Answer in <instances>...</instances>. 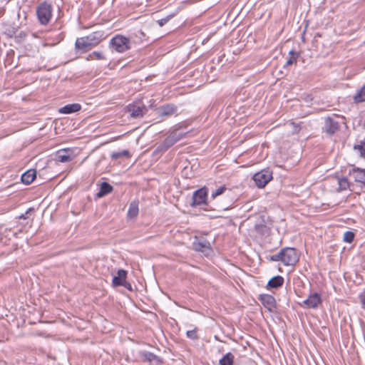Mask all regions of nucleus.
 <instances>
[{"label":"nucleus","mask_w":365,"mask_h":365,"mask_svg":"<svg viewBox=\"0 0 365 365\" xmlns=\"http://www.w3.org/2000/svg\"><path fill=\"white\" fill-rule=\"evenodd\" d=\"M255 230L261 236H264L268 234L269 227L264 224H256L255 225Z\"/></svg>","instance_id":"26"},{"label":"nucleus","mask_w":365,"mask_h":365,"mask_svg":"<svg viewBox=\"0 0 365 365\" xmlns=\"http://www.w3.org/2000/svg\"><path fill=\"white\" fill-rule=\"evenodd\" d=\"M289 58L287 59L285 66H290L292 63L297 62V59L299 57V53L293 50L289 52Z\"/></svg>","instance_id":"30"},{"label":"nucleus","mask_w":365,"mask_h":365,"mask_svg":"<svg viewBox=\"0 0 365 365\" xmlns=\"http://www.w3.org/2000/svg\"><path fill=\"white\" fill-rule=\"evenodd\" d=\"M34 212V208L33 207H29L24 213L21 214L20 216H19V219H24V220H26L28 218V215L31 212Z\"/></svg>","instance_id":"37"},{"label":"nucleus","mask_w":365,"mask_h":365,"mask_svg":"<svg viewBox=\"0 0 365 365\" xmlns=\"http://www.w3.org/2000/svg\"><path fill=\"white\" fill-rule=\"evenodd\" d=\"M252 179L258 188H263L272 179V173L268 169H263L256 173Z\"/></svg>","instance_id":"5"},{"label":"nucleus","mask_w":365,"mask_h":365,"mask_svg":"<svg viewBox=\"0 0 365 365\" xmlns=\"http://www.w3.org/2000/svg\"><path fill=\"white\" fill-rule=\"evenodd\" d=\"M128 111L133 118L143 117L146 111V107L142 102H135L127 106Z\"/></svg>","instance_id":"6"},{"label":"nucleus","mask_w":365,"mask_h":365,"mask_svg":"<svg viewBox=\"0 0 365 365\" xmlns=\"http://www.w3.org/2000/svg\"><path fill=\"white\" fill-rule=\"evenodd\" d=\"M130 153L127 150H124L120 152H113L111 153L110 157L113 160H117L120 158H129L130 157Z\"/></svg>","instance_id":"28"},{"label":"nucleus","mask_w":365,"mask_h":365,"mask_svg":"<svg viewBox=\"0 0 365 365\" xmlns=\"http://www.w3.org/2000/svg\"><path fill=\"white\" fill-rule=\"evenodd\" d=\"M354 101L356 103H361L365 101V84L359 90L358 93L354 98Z\"/></svg>","instance_id":"29"},{"label":"nucleus","mask_w":365,"mask_h":365,"mask_svg":"<svg viewBox=\"0 0 365 365\" xmlns=\"http://www.w3.org/2000/svg\"><path fill=\"white\" fill-rule=\"evenodd\" d=\"M225 186H221L220 187H218L217 189H216L215 191L212 192V193L211 194V197L212 198H215L217 196L222 194L224 192V191L225 190Z\"/></svg>","instance_id":"35"},{"label":"nucleus","mask_w":365,"mask_h":365,"mask_svg":"<svg viewBox=\"0 0 365 365\" xmlns=\"http://www.w3.org/2000/svg\"><path fill=\"white\" fill-rule=\"evenodd\" d=\"M93 59L103 60L106 58L101 51H93L88 55L86 60L91 61Z\"/></svg>","instance_id":"27"},{"label":"nucleus","mask_w":365,"mask_h":365,"mask_svg":"<svg viewBox=\"0 0 365 365\" xmlns=\"http://www.w3.org/2000/svg\"><path fill=\"white\" fill-rule=\"evenodd\" d=\"M282 263L284 266H293L299 259L297 250L294 247H284L282 249Z\"/></svg>","instance_id":"4"},{"label":"nucleus","mask_w":365,"mask_h":365,"mask_svg":"<svg viewBox=\"0 0 365 365\" xmlns=\"http://www.w3.org/2000/svg\"><path fill=\"white\" fill-rule=\"evenodd\" d=\"M177 112V106L173 104H166L158 109V115L160 117H168Z\"/></svg>","instance_id":"14"},{"label":"nucleus","mask_w":365,"mask_h":365,"mask_svg":"<svg viewBox=\"0 0 365 365\" xmlns=\"http://www.w3.org/2000/svg\"><path fill=\"white\" fill-rule=\"evenodd\" d=\"M192 246L195 250L201 252L205 255H208L212 251L210 244L207 240H199L196 239L193 242Z\"/></svg>","instance_id":"10"},{"label":"nucleus","mask_w":365,"mask_h":365,"mask_svg":"<svg viewBox=\"0 0 365 365\" xmlns=\"http://www.w3.org/2000/svg\"><path fill=\"white\" fill-rule=\"evenodd\" d=\"M139 356L143 362H148L150 365H161L163 364L162 359L150 351H140Z\"/></svg>","instance_id":"7"},{"label":"nucleus","mask_w":365,"mask_h":365,"mask_svg":"<svg viewBox=\"0 0 365 365\" xmlns=\"http://www.w3.org/2000/svg\"><path fill=\"white\" fill-rule=\"evenodd\" d=\"M173 16H174V15H173V14H170V15H168V16H165V18H162V19H158V20L157 21V23H158V24L160 27H162V26H163L165 24H166L170 21V19H171Z\"/></svg>","instance_id":"32"},{"label":"nucleus","mask_w":365,"mask_h":365,"mask_svg":"<svg viewBox=\"0 0 365 365\" xmlns=\"http://www.w3.org/2000/svg\"><path fill=\"white\" fill-rule=\"evenodd\" d=\"M339 123L335 118L327 117L324 119V130L329 134H334L339 129Z\"/></svg>","instance_id":"12"},{"label":"nucleus","mask_w":365,"mask_h":365,"mask_svg":"<svg viewBox=\"0 0 365 365\" xmlns=\"http://www.w3.org/2000/svg\"><path fill=\"white\" fill-rule=\"evenodd\" d=\"M138 201H132L130 205L127 212V217L129 219H134L137 217L139 212Z\"/></svg>","instance_id":"21"},{"label":"nucleus","mask_w":365,"mask_h":365,"mask_svg":"<svg viewBox=\"0 0 365 365\" xmlns=\"http://www.w3.org/2000/svg\"><path fill=\"white\" fill-rule=\"evenodd\" d=\"M338 187L336 188L337 192H341L347 190L349 188L350 184L348 179L345 177H336Z\"/></svg>","instance_id":"23"},{"label":"nucleus","mask_w":365,"mask_h":365,"mask_svg":"<svg viewBox=\"0 0 365 365\" xmlns=\"http://www.w3.org/2000/svg\"><path fill=\"white\" fill-rule=\"evenodd\" d=\"M81 109V104L75 103L65 105L58 109V112L62 114H71L79 111Z\"/></svg>","instance_id":"16"},{"label":"nucleus","mask_w":365,"mask_h":365,"mask_svg":"<svg viewBox=\"0 0 365 365\" xmlns=\"http://www.w3.org/2000/svg\"><path fill=\"white\" fill-rule=\"evenodd\" d=\"M123 287H125L127 289L130 290V291H132L133 289H132V286L130 284V283L128 282H125V283L123 284H122Z\"/></svg>","instance_id":"38"},{"label":"nucleus","mask_w":365,"mask_h":365,"mask_svg":"<svg viewBox=\"0 0 365 365\" xmlns=\"http://www.w3.org/2000/svg\"><path fill=\"white\" fill-rule=\"evenodd\" d=\"M109 48L118 53H124L131 48L130 39L123 35L116 34L110 40Z\"/></svg>","instance_id":"2"},{"label":"nucleus","mask_w":365,"mask_h":365,"mask_svg":"<svg viewBox=\"0 0 365 365\" xmlns=\"http://www.w3.org/2000/svg\"><path fill=\"white\" fill-rule=\"evenodd\" d=\"M188 133L187 131L182 130L181 127H178L173 130L169 135L165 138V140L159 144L156 149V153H164L168 150L174 144L178 142L180 140L186 136Z\"/></svg>","instance_id":"1"},{"label":"nucleus","mask_w":365,"mask_h":365,"mask_svg":"<svg viewBox=\"0 0 365 365\" xmlns=\"http://www.w3.org/2000/svg\"><path fill=\"white\" fill-rule=\"evenodd\" d=\"M207 189L202 187L193 192L192 202L191 206L195 207L197 205H205L207 201Z\"/></svg>","instance_id":"8"},{"label":"nucleus","mask_w":365,"mask_h":365,"mask_svg":"<svg viewBox=\"0 0 365 365\" xmlns=\"http://www.w3.org/2000/svg\"><path fill=\"white\" fill-rule=\"evenodd\" d=\"M352 177L356 182L365 185V170L363 169H353Z\"/></svg>","instance_id":"24"},{"label":"nucleus","mask_w":365,"mask_h":365,"mask_svg":"<svg viewBox=\"0 0 365 365\" xmlns=\"http://www.w3.org/2000/svg\"><path fill=\"white\" fill-rule=\"evenodd\" d=\"M258 299L262 305L269 311H272L276 307V300L274 297L270 294H262L259 296Z\"/></svg>","instance_id":"11"},{"label":"nucleus","mask_w":365,"mask_h":365,"mask_svg":"<svg viewBox=\"0 0 365 365\" xmlns=\"http://www.w3.org/2000/svg\"><path fill=\"white\" fill-rule=\"evenodd\" d=\"M127 272L124 269H119L118 271V275L113 278V285L114 287L122 286L126 281Z\"/></svg>","instance_id":"19"},{"label":"nucleus","mask_w":365,"mask_h":365,"mask_svg":"<svg viewBox=\"0 0 365 365\" xmlns=\"http://www.w3.org/2000/svg\"><path fill=\"white\" fill-rule=\"evenodd\" d=\"M36 171L34 169H30L21 175V182L25 185H29L35 179Z\"/></svg>","instance_id":"20"},{"label":"nucleus","mask_w":365,"mask_h":365,"mask_svg":"<svg viewBox=\"0 0 365 365\" xmlns=\"http://www.w3.org/2000/svg\"><path fill=\"white\" fill-rule=\"evenodd\" d=\"M359 299L361 308L365 310V289H364L359 294Z\"/></svg>","instance_id":"36"},{"label":"nucleus","mask_w":365,"mask_h":365,"mask_svg":"<svg viewBox=\"0 0 365 365\" xmlns=\"http://www.w3.org/2000/svg\"><path fill=\"white\" fill-rule=\"evenodd\" d=\"M56 159L61 163H68L73 159V155L70 149H62L57 151Z\"/></svg>","instance_id":"13"},{"label":"nucleus","mask_w":365,"mask_h":365,"mask_svg":"<svg viewBox=\"0 0 365 365\" xmlns=\"http://www.w3.org/2000/svg\"><path fill=\"white\" fill-rule=\"evenodd\" d=\"M322 302L319 293L310 294L307 299L303 301V304L308 309H317Z\"/></svg>","instance_id":"9"},{"label":"nucleus","mask_w":365,"mask_h":365,"mask_svg":"<svg viewBox=\"0 0 365 365\" xmlns=\"http://www.w3.org/2000/svg\"><path fill=\"white\" fill-rule=\"evenodd\" d=\"M282 249L280 250V251L279 252H277V254L275 255H273L272 256H270L269 257V260L270 261H272V262H278V261H281L282 262Z\"/></svg>","instance_id":"34"},{"label":"nucleus","mask_w":365,"mask_h":365,"mask_svg":"<svg viewBox=\"0 0 365 365\" xmlns=\"http://www.w3.org/2000/svg\"><path fill=\"white\" fill-rule=\"evenodd\" d=\"M235 356L234 355L228 352L226 354H225L222 359L219 361L220 365H233L234 363Z\"/></svg>","instance_id":"25"},{"label":"nucleus","mask_w":365,"mask_h":365,"mask_svg":"<svg viewBox=\"0 0 365 365\" xmlns=\"http://www.w3.org/2000/svg\"><path fill=\"white\" fill-rule=\"evenodd\" d=\"M86 40V36L77 38L75 43L76 49L81 51L82 53H85L92 48L88 41Z\"/></svg>","instance_id":"17"},{"label":"nucleus","mask_w":365,"mask_h":365,"mask_svg":"<svg viewBox=\"0 0 365 365\" xmlns=\"http://www.w3.org/2000/svg\"><path fill=\"white\" fill-rule=\"evenodd\" d=\"M354 234L353 232L351 231H346L344 234V241L346 242H351L354 240Z\"/></svg>","instance_id":"31"},{"label":"nucleus","mask_w":365,"mask_h":365,"mask_svg":"<svg viewBox=\"0 0 365 365\" xmlns=\"http://www.w3.org/2000/svg\"><path fill=\"white\" fill-rule=\"evenodd\" d=\"M37 18L42 25H47L52 16V6L51 4L43 1L36 8Z\"/></svg>","instance_id":"3"},{"label":"nucleus","mask_w":365,"mask_h":365,"mask_svg":"<svg viewBox=\"0 0 365 365\" xmlns=\"http://www.w3.org/2000/svg\"><path fill=\"white\" fill-rule=\"evenodd\" d=\"M113 187L108 182H103L101 184L99 191L96 193V197L98 198L103 197L110 193L113 191Z\"/></svg>","instance_id":"22"},{"label":"nucleus","mask_w":365,"mask_h":365,"mask_svg":"<svg viewBox=\"0 0 365 365\" xmlns=\"http://www.w3.org/2000/svg\"><path fill=\"white\" fill-rule=\"evenodd\" d=\"M284 278L280 275L272 277L267 284V289H277L282 287L284 284Z\"/></svg>","instance_id":"18"},{"label":"nucleus","mask_w":365,"mask_h":365,"mask_svg":"<svg viewBox=\"0 0 365 365\" xmlns=\"http://www.w3.org/2000/svg\"><path fill=\"white\" fill-rule=\"evenodd\" d=\"M87 40L90 43L91 47L96 46L100 43L103 39V33L102 31H96L86 36Z\"/></svg>","instance_id":"15"},{"label":"nucleus","mask_w":365,"mask_h":365,"mask_svg":"<svg viewBox=\"0 0 365 365\" xmlns=\"http://www.w3.org/2000/svg\"><path fill=\"white\" fill-rule=\"evenodd\" d=\"M186 335H187V336L189 339H198V336H197V328H195V329H193L192 330H188L186 332Z\"/></svg>","instance_id":"33"}]
</instances>
